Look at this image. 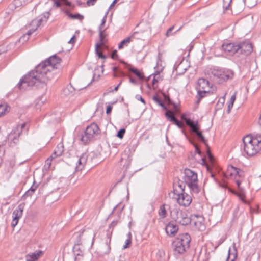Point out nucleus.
Here are the masks:
<instances>
[{
    "instance_id": "obj_1",
    "label": "nucleus",
    "mask_w": 261,
    "mask_h": 261,
    "mask_svg": "<svg viewBox=\"0 0 261 261\" xmlns=\"http://www.w3.org/2000/svg\"><path fill=\"white\" fill-rule=\"evenodd\" d=\"M61 62V59L56 55L50 56L21 78L17 84L18 88L25 89L27 87L35 85L37 87H43L52 78V70L58 68Z\"/></svg>"
},
{
    "instance_id": "obj_2",
    "label": "nucleus",
    "mask_w": 261,
    "mask_h": 261,
    "mask_svg": "<svg viewBox=\"0 0 261 261\" xmlns=\"http://www.w3.org/2000/svg\"><path fill=\"white\" fill-rule=\"evenodd\" d=\"M242 141L244 151L248 155H254L261 151V134L246 135Z\"/></svg>"
},
{
    "instance_id": "obj_3",
    "label": "nucleus",
    "mask_w": 261,
    "mask_h": 261,
    "mask_svg": "<svg viewBox=\"0 0 261 261\" xmlns=\"http://www.w3.org/2000/svg\"><path fill=\"white\" fill-rule=\"evenodd\" d=\"M207 74L211 80L219 84L232 79L234 75L232 70L219 67L211 68L207 70Z\"/></svg>"
},
{
    "instance_id": "obj_4",
    "label": "nucleus",
    "mask_w": 261,
    "mask_h": 261,
    "mask_svg": "<svg viewBox=\"0 0 261 261\" xmlns=\"http://www.w3.org/2000/svg\"><path fill=\"white\" fill-rule=\"evenodd\" d=\"M191 237L187 233H182L175 239L172 243L174 254L178 255L184 254L190 246Z\"/></svg>"
},
{
    "instance_id": "obj_5",
    "label": "nucleus",
    "mask_w": 261,
    "mask_h": 261,
    "mask_svg": "<svg viewBox=\"0 0 261 261\" xmlns=\"http://www.w3.org/2000/svg\"><path fill=\"white\" fill-rule=\"evenodd\" d=\"M184 182L187 185L192 193L198 194L200 188L198 185L197 174L189 169H186L182 177Z\"/></svg>"
},
{
    "instance_id": "obj_6",
    "label": "nucleus",
    "mask_w": 261,
    "mask_h": 261,
    "mask_svg": "<svg viewBox=\"0 0 261 261\" xmlns=\"http://www.w3.org/2000/svg\"><path fill=\"white\" fill-rule=\"evenodd\" d=\"M100 132L98 125L95 123H92L86 127L84 134L81 135L80 140L83 144H87L95 139L100 135Z\"/></svg>"
},
{
    "instance_id": "obj_7",
    "label": "nucleus",
    "mask_w": 261,
    "mask_h": 261,
    "mask_svg": "<svg viewBox=\"0 0 261 261\" xmlns=\"http://www.w3.org/2000/svg\"><path fill=\"white\" fill-rule=\"evenodd\" d=\"M170 215L173 220L182 225H187L191 222V218L188 216L187 212L177 207L171 210Z\"/></svg>"
},
{
    "instance_id": "obj_8",
    "label": "nucleus",
    "mask_w": 261,
    "mask_h": 261,
    "mask_svg": "<svg viewBox=\"0 0 261 261\" xmlns=\"http://www.w3.org/2000/svg\"><path fill=\"white\" fill-rule=\"evenodd\" d=\"M181 119L185 121L186 125L190 127L191 133L195 134L198 139L206 145V141L203 136L202 131L200 130V126L198 121L186 118L184 115L181 116Z\"/></svg>"
},
{
    "instance_id": "obj_9",
    "label": "nucleus",
    "mask_w": 261,
    "mask_h": 261,
    "mask_svg": "<svg viewBox=\"0 0 261 261\" xmlns=\"http://www.w3.org/2000/svg\"><path fill=\"white\" fill-rule=\"evenodd\" d=\"M24 208V204L21 203L13 212L11 226L13 228L17 225L19 219L22 217Z\"/></svg>"
},
{
    "instance_id": "obj_10",
    "label": "nucleus",
    "mask_w": 261,
    "mask_h": 261,
    "mask_svg": "<svg viewBox=\"0 0 261 261\" xmlns=\"http://www.w3.org/2000/svg\"><path fill=\"white\" fill-rule=\"evenodd\" d=\"M244 175V172L239 168L234 167L232 165L228 166L227 171L225 173L226 178H237L242 177Z\"/></svg>"
},
{
    "instance_id": "obj_11",
    "label": "nucleus",
    "mask_w": 261,
    "mask_h": 261,
    "mask_svg": "<svg viewBox=\"0 0 261 261\" xmlns=\"http://www.w3.org/2000/svg\"><path fill=\"white\" fill-rule=\"evenodd\" d=\"M177 202L181 206H188L192 202V198L189 194L184 193H177Z\"/></svg>"
},
{
    "instance_id": "obj_12",
    "label": "nucleus",
    "mask_w": 261,
    "mask_h": 261,
    "mask_svg": "<svg viewBox=\"0 0 261 261\" xmlns=\"http://www.w3.org/2000/svg\"><path fill=\"white\" fill-rule=\"evenodd\" d=\"M222 49L229 54V55H233L238 54L239 51L240 47L238 44L233 43H229L227 44H223L222 45Z\"/></svg>"
},
{
    "instance_id": "obj_13",
    "label": "nucleus",
    "mask_w": 261,
    "mask_h": 261,
    "mask_svg": "<svg viewBox=\"0 0 261 261\" xmlns=\"http://www.w3.org/2000/svg\"><path fill=\"white\" fill-rule=\"evenodd\" d=\"M193 217L194 218L191 219V221H193L195 228L201 231L204 230L205 226L203 217L198 215H194Z\"/></svg>"
},
{
    "instance_id": "obj_14",
    "label": "nucleus",
    "mask_w": 261,
    "mask_h": 261,
    "mask_svg": "<svg viewBox=\"0 0 261 261\" xmlns=\"http://www.w3.org/2000/svg\"><path fill=\"white\" fill-rule=\"evenodd\" d=\"M240 49L238 55L243 54L248 55L252 51L253 48L252 44L249 42H242L238 44Z\"/></svg>"
},
{
    "instance_id": "obj_15",
    "label": "nucleus",
    "mask_w": 261,
    "mask_h": 261,
    "mask_svg": "<svg viewBox=\"0 0 261 261\" xmlns=\"http://www.w3.org/2000/svg\"><path fill=\"white\" fill-rule=\"evenodd\" d=\"M165 116L168 120L174 123L179 128H182L184 127V124L175 118L174 113L173 111L171 110H167L165 113Z\"/></svg>"
},
{
    "instance_id": "obj_16",
    "label": "nucleus",
    "mask_w": 261,
    "mask_h": 261,
    "mask_svg": "<svg viewBox=\"0 0 261 261\" xmlns=\"http://www.w3.org/2000/svg\"><path fill=\"white\" fill-rule=\"evenodd\" d=\"M88 159V154L86 153H83L79 158L77 163L75 167L76 171H81L86 164Z\"/></svg>"
},
{
    "instance_id": "obj_17",
    "label": "nucleus",
    "mask_w": 261,
    "mask_h": 261,
    "mask_svg": "<svg viewBox=\"0 0 261 261\" xmlns=\"http://www.w3.org/2000/svg\"><path fill=\"white\" fill-rule=\"evenodd\" d=\"M165 230L169 236H174L178 230V226L173 223L170 222L166 225Z\"/></svg>"
},
{
    "instance_id": "obj_18",
    "label": "nucleus",
    "mask_w": 261,
    "mask_h": 261,
    "mask_svg": "<svg viewBox=\"0 0 261 261\" xmlns=\"http://www.w3.org/2000/svg\"><path fill=\"white\" fill-rule=\"evenodd\" d=\"M118 224L117 221H113L111 222V223L109 225V228L108 230L109 232L110 233V234H107L108 239L109 240L108 242H106V244L107 245V250L105 252L106 253L108 254L110 252L111 250V247H110V243H111V237L112 233L113 231L114 228L115 226L117 225Z\"/></svg>"
},
{
    "instance_id": "obj_19",
    "label": "nucleus",
    "mask_w": 261,
    "mask_h": 261,
    "mask_svg": "<svg viewBox=\"0 0 261 261\" xmlns=\"http://www.w3.org/2000/svg\"><path fill=\"white\" fill-rule=\"evenodd\" d=\"M185 185L184 181L179 180L173 184V191L175 194L185 192Z\"/></svg>"
},
{
    "instance_id": "obj_20",
    "label": "nucleus",
    "mask_w": 261,
    "mask_h": 261,
    "mask_svg": "<svg viewBox=\"0 0 261 261\" xmlns=\"http://www.w3.org/2000/svg\"><path fill=\"white\" fill-rule=\"evenodd\" d=\"M197 90L202 91H210V86L209 82L205 79L200 78L198 81Z\"/></svg>"
},
{
    "instance_id": "obj_21",
    "label": "nucleus",
    "mask_w": 261,
    "mask_h": 261,
    "mask_svg": "<svg viewBox=\"0 0 261 261\" xmlns=\"http://www.w3.org/2000/svg\"><path fill=\"white\" fill-rule=\"evenodd\" d=\"M43 252L41 250H37L34 252H31L25 255L26 261H37L42 255Z\"/></svg>"
},
{
    "instance_id": "obj_22",
    "label": "nucleus",
    "mask_w": 261,
    "mask_h": 261,
    "mask_svg": "<svg viewBox=\"0 0 261 261\" xmlns=\"http://www.w3.org/2000/svg\"><path fill=\"white\" fill-rule=\"evenodd\" d=\"M49 16V13L48 12L44 13V16L43 17H41L40 19L33 20L32 21V25H37V27H39L40 25H41V22L42 21H47V19H48Z\"/></svg>"
},
{
    "instance_id": "obj_23",
    "label": "nucleus",
    "mask_w": 261,
    "mask_h": 261,
    "mask_svg": "<svg viewBox=\"0 0 261 261\" xmlns=\"http://www.w3.org/2000/svg\"><path fill=\"white\" fill-rule=\"evenodd\" d=\"M64 151V146L62 144H59L54 150V153L52 154L55 158L61 156Z\"/></svg>"
},
{
    "instance_id": "obj_24",
    "label": "nucleus",
    "mask_w": 261,
    "mask_h": 261,
    "mask_svg": "<svg viewBox=\"0 0 261 261\" xmlns=\"http://www.w3.org/2000/svg\"><path fill=\"white\" fill-rule=\"evenodd\" d=\"M37 189V186L33 185L22 196V199L25 200L27 197L31 196Z\"/></svg>"
},
{
    "instance_id": "obj_25",
    "label": "nucleus",
    "mask_w": 261,
    "mask_h": 261,
    "mask_svg": "<svg viewBox=\"0 0 261 261\" xmlns=\"http://www.w3.org/2000/svg\"><path fill=\"white\" fill-rule=\"evenodd\" d=\"M132 37H128L123 40L119 44H118V48L119 49H122L124 46H127L129 43L131 41Z\"/></svg>"
},
{
    "instance_id": "obj_26",
    "label": "nucleus",
    "mask_w": 261,
    "mask_h": 261,
    "mask_svg": "<svg viewBox=\"0 0 261 261\" xmlns=\"http://www.w3.org/2000/svg\"><path fill=\"white\" fill-rule=\"evenodd\" d=\"M152 99L156 104L161 107L164 110L167 109V107L164 105V102L160 99L157 94L153 96Z\"/></svg>"
},
{
    "instance_id": "obj_27",
    "label": "nucleus",
    "mask_w": 261,
    "mask_h": 261,
    "mask_svg": "<svg viewBox=\"0 0 261 261\" xmlns=\"http://www.w3.org/2000/svg\"><path fill=\"white\" fill-rule=\"evenodd\" d=\"M10 110L9 107L6 104L0 105V117L5 115Z\"/></svg>"
},
{
    "instance_id": "obj_28",
    "label": "nucleus",
    "mask_w": 261,
    "mask_h": 261,
    "mask_svg": "<svg viewBox=\"0 0 261 261\" xmlns=\"http://www.w3.org/2000/svg\"><path fill=\"white\" fill-rule=\"evenodd\" d=\"M197 95L196 97L197 98V103H199L200 100L205 96L206 93H209L211 92L210 91H202L200 90H197Z\"/></svg>"
},
{
    "instance_id": "obj_29",
    "label": "nucleus",
    "mask_w": 261,
    "mask_h": 261,
    "mask_svg": "<svg viewBox=\"0 0 261 261\" xmlns=\"http://www.w3.org/2000/svg\"><path fill=\"white\" fill-rule=\"evenodd\" d=\"M129 70L133 73L134 74H135L139 79L140 80H143L144 79V76L143 74L140 72L137 69L134 68H130L129 69Z\"/></svg>"
},
{
    "instance_id": "obj_30",
    "label": "nucleus",
    "mask_w": 261,
    "mask_h": 261,
    "mask_svg": "<svg viewBox=\"0 0 261 261\" xmlns=\"http://www.w3.org/2000/svg\"><path fill=\"white\" fill-rule=\"evenodd\" d=\"M236 195L239 197V198L243 203L245 204H249V203L245 199V192L243 190L240 189V191L236 193Z\"/></svg>"
},
{
    "instance_id": "obj_31",
    "label": "nucleus",
    "mask_w": 261,
    "mask_h": 261,
    "mask_svg": "<svg viewBox=\"0 0 261 261\" xmlns=\"http://www.w3.org/2000/svg\"><path fill=\"white\" fill-rule=\"evenodd\" d=\"M113 71L114 72V76H124L125 75L124 73L120 70H119L117 67H113Z\"/></svg>"
},
{
    "instance_id": "obj_32",
    "label": "nucleus",
    "mask_w": 261,
    "mask_h": 261,
    "mask_svg": "<svg viewBox=\"0 0 261 261\" xmlns=\"http://www.w3.org/2000/svg\"><path fill=\"white\" fill-rule=\"evenodd\" d=\"M159 216L162 218H165L166 217L167 212H166V210L165 208V204H163L160 206V210L159 211Z\"/></svg>"
},
{
    "instance_id": "obj_33",
    "label": "nucleus",
    "mask_w": 261,
    "mask_h": 261,
    "mask_svg": "<svg viewBox=\"0 0 261 261\" xmlns=\"http://www.w3.org/2000/svg\"><path fill=\"white\" fill-rule=\"evenodd\" d=\"M37 26L36 25V27L34 29H31L29 30L28 32L26 35H23L22 36H21L20 38V40H23L24 41L27 40L29 39V36L37 30Z\"/></svg>"
},
{
    "instance_id": "obj_34",
    "label": "nucleus",
    "mask_w": 261,
    "mask_h": 261,
    "mask_svg": "<svg viewBox=\"0 0 261 261\" xmlns=\"http://www.w3.org/2000/svg\"><path fill=\"white\" fill-rule=\"evenodd\" d=\"M101 45L97 44L96 45L95 51L99 58L101 59H106V56L102 54V51L100 50Z\"/></svg>"
},
{
    "instance_id": "obj_35",
    "label": "nucleus",
    "mask_w": 261,
    "mask_h": 261,
    "mask_svg": "<svg viewBox=\"0 0 261 261\" xmlns=\"http://www.w3.org/2000/svg\"><path fill=\"white\" fill-rule=\"evenodd\" d=\"M244 4L249 8L255 6L257 4V0H244Z\"/></svg>"
},
{
    "instance_id": "obj_36",
    "label": "nucleus",
    "mask_w": 261,
    "mask_h": 261,
    "mask_svg": "<svg viewBox=\"0 0 261 261\" xmlns=\"http://www.w3.org/2000/svg\"><path fill=\"white\" fill-rule=\"evenodd\" d=\"M106 21V16H105L103 18V19H102L100 25L99 27V35H100V38L101 42L102 41V40L103 39V35H102V31L101 27L105 24Z\"/></svg>"
},
{
    "instance_id": "obj_37",
    "label": "nucleus",
    "mask_w": 261,
    "mask_h": 261,
    "mask_svg": "<svg viewBox=\"0 0 261 261\" xmlns=\"http://www.w3.org/2000/svg\"><path fill=\"white\" fill-rule=\"evenodd\" d=\"M236 99V93H234L231 96L228 105V111L230 112L231 109L232 108L233 103Z\"/></svg>"
},
{
    "instance_id": "obj_38",
    "label": "nucleus",
    "mask_w": 261,
    "mask_h": 261,
    "mask_svg": "<svg viewBox=\"0 0 261 261\" xmlns=\"http://www.w3.org/2000/svg\"><path fill=\"white\" fill-rule=\"evenodd\" d=\"M68 16L73 19H79L82 20L84 19V16L80 14H73L71 13L69 14Z\"/></svg>"
},
{
    "instance_id": "obj_39",
    "label": "nucleus",
    "mask_w": 261,
    "mask_h": 261,
    "mask_svg": "<svg viewBox=\"0 0 261 261\" xmlns=\"http://www.w3.org/2000/svg\"><path fill=\"white\" fill-rule=\"evenodd\" d=\"M56 158L52 154L45 161V166L47 168H49L51 164V161Z\"/></svg>"
},
{
    "instance_id": "obj_40",
    "label": "nucleus",
    "mask_w": 261,
    "mask_h": 261,
    "mask_svg": "<svg viewBox=\"0 0 261 261\" xmlns=\"http://www.w3.org/2000/svg\"><path fill=\"white\" fill-rule=\"evenodd\" d=\"M230 255H231V254L230 253V249H229V251H228V257H227V259L226 261H235V259L237 256V251H236V249H234V253L232 254V255L233 256V258L232 259L230 258Z\"/></svg>"
},
{
    "instance_id": "obj_41",
    "label": "nucleus",
    "mask_w": 261,
    "mask_h": 261,
    "mask_svg": "<svg viewBox=\"0 0 261 261\" xmlns=\"http://www.w3.org/2000/svg\"><path fill=\"white\" fill-rule=\"evenodd\" d=\"M21 5V3L20 0H14L13 3L10 5L11 9H12L13 7H14L15 9H16Z\"/></svg>"
},
{
    "instance_id": "obj_42",
    "label": "nucleus",
    "mask_w": 261,
    "mask_h": 261,
    "mask_svg": "<svg viewBox=\"0 0 261 261\" xmlns=\"http://www.w3.org/2000/svg\"><path fill=\"white\" fill-rule=\"evenodd\" d=\"M232 0H223V8L225 10H227L229 9L230 4Z\"/></svg>"
},
{
    "instance_id": "obj_43",
    "label": "nucleus",
    "mask_w": 261,
    "mask_h": 261,
    "mask_svg": "<svg viewBox=\"0 0 261 261\" xmlns=\"http://www.w3.org/2000/svg\"><path fill=\"white\" fill-rule=\"evenodd\" d=\"M125 133V129H124V128L120 129L118 132L117 134V136L118 138H119L120 139H122V138H123Z\"/></svg>"
},
{
    "instance_id": "obj_44",
    "label": "nucleus",
    "mask_w": 261,
    "mask_h": 261,
    "mask_svg": "<svg viewBox=\"0 0 261 261\" xmlns=\"http://www.w3.org/2000/svg\"><path fill=\"white\" fill-rule=\"evenodd\" d=\"M1 17H6V21H9L10 20V17L8 14H7L6 12H3L0 15Z\"/></svg>"
},
{
    "instance_id": "obj_45",
    "label": "nucleus",
    "mask_w": 261,
    "mask_h": 261,
    "mask_svg": "<svg viewBox=\"0 0 261 261\" xmlns=\"http://www.w3.org/2000/svg\"><path fill=\"white\" fill-rule=\"evenodd\" d=\"M132 243L131 238H128L125 241V244L123 246V248L126 249L128 247V246Z\"/></svg>"
},
{
    "instance_id": "obj_46",
    "label": "nucleus",
    "mask_w": 261,
    "mask_h": 261,
    "mask_svg": "<svg viewBox=\"0 0 261 261\" xmlns=\"http://www.w3.org/2000/svg\"><path fill=\"white\" fill-rule=\"evenodd\" d=\"M173 29H174V26L173 25V26H172L171 27L169 28L168 29L166 33V36L167 37H168V36H169L172 35L171 32L173 31Z\"/></svg>"
},
{
    "instance_id": "obj_47",
    "label": "nucleus",
    "mask_w": 261,
    "mask_h": 261,
    "mask_svg": "<svg viewBox=\"0 0 261 261\" xmlns=\"http://www.w3.org/2000/svg\"><path fill=\"white\" fill-rule=\"evenodd\" d=\"M118 57V55H117V51L116 50H114L112 51V54H111V57L113 59H116Z\"/></svg>"
},
{
    "instance_id": "obj_48",
    "label": "nucleus",
    "mask_w": 261,
    "mask_h": 261,
    "mask_svg": "<svg viewBox=\"0 0 261 261\" xmlns=\"http://www.w3.org/2000/svg\"><path fill=\"white\" fill-rule=\"evenodd\" d=\"M96 1L97 0H88L86 4L88 6H93L95 4Z\"/></svg>"
},
{
    "instance_id": "obj_49",
    "label": "nucleus",
    "mask_w": 261,
    "mask_h": 261,
    "mask_svg": "<svg viewBox=\"0 0 261 261\" xmlns=\"http://www.w3.org/2000/svg\"><path fill=\"white\" fill-rule=\"evenodd\" d=\"M136 98L138 100H140L144 104H145V100L142 98V97L140 95H136Z\"/></svg>"
},
{
    "instance_id": "obj_50",
    "label": "nucleus",
    "mask_w": 261,
    "mask_h": 261,
    "mask_svg": "<svg viewBox=\"0 0 261 261\" xmlns=\"http://www.w3.org/2000/svg\"><path fill=\"white\" fill-rule=\"evenodd\" d=\"M193 145L195 147V152L199 154H201V151L200 150V149L199 148V147H198V146L194 144V143H193Z\"/></svg>"
},
{
    "instance_id": "obj_51",
    "label": "nucleus",
    "mask_w": 261,
    "mask_h": 261,
    "mask_svg": "<svg viewBox=\"0 0 261 261\" xmlns=\"http://www.w3.org/2000/svg\"><path fill=\"white\" fill-rule=\"evenodd\" d=\"M236 180V184L239 189V190L241 189L240 188V184L241 182V180L238 179V177H237V178H234Z\"/></svg>"
},
{
    "instance_id": "obj_52",
    "label": "nucleus",
    "mask_w": 261,
    "mask_h": 261,
    "mask_svg": "<svg viewBox=\"0 0 261 261\" xmlns=\"http://www.w3.org/2000/svg\"><path fill=\"white\" fill-rule=\"evenodd\" d=\"M129 81L131 83L133 84L136 85L137 84V81H136V80L134 79L132 76H129Z\"/></svg>"
},
{
    "instance_id": "obj_53",
    "label": "nucleus",
    "mask_w": 261,
    "mask_h": 261,
    "mask_svg": "<svg viewBox=\"0 0 261 261\" xmlns=\"http://www.w3.org/2000/svg\"><path fill=\"white\" fill-rule=\"evenodd\" d=\"M112 109V107L111 106H107V109H106V113L107 114H108L110 113H111Z\"/></svg>"
},
{
    "instance_id": "obj_54",
    "label": "nucleus",
    "mask_w": 261,
    "mask_h": 261,
    "mask_svg": "<svg viewBox=\"0 0 261 261\" xmlns=\"http://www.w3.org/2000/svg\"><path fill=\"white\" fill-rule=\"evenodd\" d=\"M54 5L57 7H60L61 6V3L58 1H55L54 2Z\"/></svg>"
},
{
    "instance_id": "obj_55",
    "label": "nucleus",
    "mask_w": 261,
    "mask_h": 261,
    "mask_svg": "<svg viewBox=\"0 0 261 261\" xmlns=\"http://www.w3.org/2000/svg\"><path fill=\"white\" fill-rule=\"evenodd\" d=\"M74 38H75V36H73L71 39L70 40L68 41V43H73L74 42Z\"/></svg>"
},
{
    "instance_id": "obj_56",
    "label": "nucleus",
    "mask_w": 261,
    "mask_h": 261,
    "mask_svg": "<svg viewBox=\"0 0 261 261\" xmlns=\"http://www.w3.org/2000/svg\"><path fill=\"white\" fill-rule=\"evenodd\" d=\"M121 81L118 84V85L114 88V90L113 91H117L118 89V87L119 86L121 85Z\"/></svg>"
},
{
    "instance_id": "obj_57",
    "label": "nucleus",
    "mask_w": 261,
    "mask_h": 261,
    "mask_svg": "<svg viewBox=\"0 0 261 261\" xmlns=\"http://www.w3.org/2000/svg\"><path fill=\"white\" fill-rule=\"evenodd\" d=\"M208 156L209 159L210 160H212L213 159V156H212V155L209 152H208Z\"/></svg>"
},
{
    "instance_id": "obj_58",
    "label": "nucleus",
    "mask_w": 261,
    "mask_h": 261,
    "mask_svg": "<svg viewBox=\"0 0 261 261\" xmlns=\"http://www.w3.org/2000/svg\"><path fill=\"white\" fill-rule=\"evenodd\" d=\"M95 235H96V233H93L92 234V244H93V242H94V238L95 237Z\"/></svg>"
},
{
    "instance_id": "obj_59",
    "label": "nucleus",
    "mask_w": 261,
    "mask_h": 261,
    "mask_svg": "<svg viewBox=\"0 0 261 261\" xmlns=\"http://www.w3.org/2000/svg\"><path fill=\"white\" fill-rule=\"evenodd\" d=\"M156 82H157V80L154 78L152 80V84L154 85Z\"/></svg>"
},
{
    "instance_id": "obj_60",
    "label": "nucleus",
    "mask_w": 261,
    "mask_h": 261,
    "mask_svg": "<svg viewBox=\"0 0 261 261\" xmlns=\"http://www.w3.org/2000/svg\"><path fill=\"white\" fill-rule=\"evenodd\" d=\"M117 1V0H114V1L113 2V3H112V4H111V6H112L113 5H114V4L116 3V1Z\"/></svg>"
},
{
    "instance_id": "obj_61",
    "label": "nucleus",
    "mask_w": 261,
    "mask_h": 261,
    "mask_svg": "<svg viewBox=\"0 0 261 261\" xmlns=\"http://www.w3.org/2000/svg\"><path fill=\"white\" fill-rule=\"evenodd\" d=\"M128 238H131V233H130V232H129L128 233Z\"/></svg>"
},
{
    "instance_id": "obj_62",
    "label": "nucleus",
    "mask_w": 261,
    "mask_h": 261,
    "mask_svg": "<svg viewBox=\"0 0 261 261\" xmlns=\"http://www.w3.org/2000/svg\"><path fill=\"white\" fill-rule=\"evenodd\" d=\"M5 51H5V50H3V51L0 50V55H1V54H3V53H5Z\"/></svg>"
},
{
    "instance_id": "obj_63",
    "label": "nucleus",
    "mask_w": 261,
    "mask_h": 261,
    "mask_svg": "<svg viewBox=\"0 0 261 261\" xmlns=\"http://www.w3.org/2000/svg\"><path fill=\"white\" fill-rule=\"evenodd\" d=\"M25 125V123H23L21 125V128H23Z\"/></svg>"
},
{
    "instance_id": "obj_64",
    "label": "nucleus",
    "mask_w": 261,
    "mask_h": 261,
    "mask_svg": "<svg viewBox=\"0 0 261 261\" xmlns=\"http://www.w3.org/2000/svg\"><path fill=\"white\" fill-rule=\"evenodd\" d=\"M259 122L261 124V114H260V117H259Z\"/></svg>"
}]
</instances>
